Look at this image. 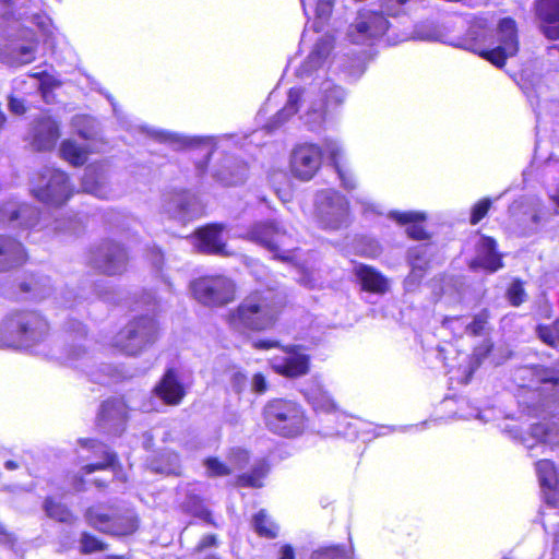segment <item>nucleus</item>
Segmentation results:
<instances>
[{"label": "nucleus", "instance_id": "nucleus-1", "mask_svg": "<svg viewBox=\"0 0 559 559\" xmlns=\"http://www.w3.org/2000/svg\"><path fill=\"white\" fill-rule=\"evenodd\" d=\"M57 342L50 334L47 319L34 310L12 311L0 323V345L3 347L25 350L61 361L64 355V331L61 348H56Z\"/></svg>", "mask_w": 559, "mask_h": 559}, {"label": "nucleus", "instance_id": "nucleus-2", "mask_svg": "<svg viewBox=\"0 0 559 559\" xmlns=\"http://www.w3.org/2000/svg\"><path fill=\"white\" fill-rule=\"evenodd\" d=\"M111 105L114 116L116 117L121 129L126 130L132 135H143L150 138L158 143L167 144L173 150L186 148H202L204 150L203 157L195 163V169L199 176H202L207 170L210 159L221 141H231L234 135H188L180 132L169 131L165 129L154 128L141 123L139 120L128 116L116 103L114 97L109 94L105 95Z\"/></svg>", "mask_w": 559, "mask_h": 559}, {"label": "nucleus", "instance_id": "nucleus-3", "mask_svg": "<svg viewBox=\"0 0 559 559\" xmlns=\"http://www.w3.org/2000/svg\"><path fill=\"white\" fill-rule=\"evenodd\" d=\"M284 296L274 289L255 290L229 312L228 321L238 331L261 332L272 329L284 308Z\"/></svg>", "mask_w": 559, "mask_h": 559}, {"label": "nucleus", "instance_id": "nucleus-4", "mask_svg": "<svg viewBox=\"0 0 559 559\" xmlns=\"http://www.w3.org/2000/svg\"><path fill=\"white\" fill-rule=\"evenodd\" d=\"M66 343L61 362L87 376L95 383L106 385L119 379L116 367L110 364L97 362L96 357L86 346L87 331L76 319L64 322Z\"/></svg>", "mask_w": 559, "mask_h": 559}, {"label": "nucleus", "instance_id": "nucleus-5", "mask_svg": "<svg viewBox=\"0 0 559 559\" xmlns=\"http://www.w3.org/2000/svg\"><path fill=\"white\" fill-rule=\"evenodd\" d=\"M491 32L486 19H476L468 27L466 38L459 40L454 46L477 52L497 68H503L507 59L519 51L516 23L511 17L501 19L497 27L498 45L492 49L478 50V46L487 41Z\"/></svg>", "mask_w": 559, "mask_h": 559}, {"label": "nucleus", "instance_id": "nucleus-6", "mask_svg": "<svg viewBox=\"0 0 559 559\" xmlns=\"http://www.w3.org/2000/svg\"><path fill=\"white\" fill-rule=\"evenodd\" d=\"M300 393L318 415H325V421L335 424L333 427L325 426L323 428L324 436H342L348 440H355L358 437L364 423L357 418H349L338 411L336 403L325 390L319 377H312L300 389Z\"/></svg>", "mask_w": 559, "mask_h": 559}, {"label": "nucleus", "instance_id": "nucleus-7", "mask_svg": "<svg viewBox=\"0 0 559 559\" xmlns=\"http://www.w3.org/2000/svg\"><path fill=\"white\" fill-rule=\"evenodd\" d=\"M301 108H305V111L299 118L307 129L311 132L321 131L328 109L322 103L310 97V91H305L301 87L288 90L285 105L267 120L264 126L265 130L269 133L274 132L298 114Z\"/></svg>", "mask_w": 559, "mask_h": 559}, {"label": "nucleus", "instance_id": "nucleus-8", "mask_svg": "<svg viewBox=\"0 0 559 559\" xmlns=\"http://www.w3.org/2000/svg\"><path fill=\"white\" fill-rule=\"evenodd\" d=\"M266 429L282 438L301 436L308 426V417L301 404L289 399H272L262 408Z\"/></svg>", "mask_w": 559, "mask_h": 559}, {"label": "nucleus", "instance_id": "nucleus-9", "mask_svg": "<svg viewBox=\"0 0 559 559\" xmlns=\"http://www.w3.org/2000/svg\"><path fill=\"white\" fill-rule=\"evenodd\" d=\"M158 337V324L153 316H139L130 320L114 337L112 345L127 356H138L151 347Z\"/></svg>", "mask_w": 559, "mask_h": 559}, {"label": "nucleus", "instance_id": "nucleus-10", "mask_svg": "<svg viewBox=\"0 0 559 559\" xmlns=\"http://www.w3.org/2000/svg\"><path fill=\"white\" fill-rule=\"evenodd\" d=\"M242 238L266 249L274 260L289 261L292 259V237L283 224L276 219L253 223Z\"/></svg>", "mask_w": 559, "mask_h": 559}, {"label": "nucleus", "instance_id": "nucleus-11", "mask_svg": "<svg viewBox=\"0 0 559 559\" xmlns=\"http://www.w3.org/2000/svg\"><path fill=\"white\" fill-rule=\"evenodd\" d=\"M31 191L43 203L61 206L73 194V185L61 169L45 167L31 181Z\"/></svg>", "mask_w": 559, "mask_h": 559}, {"label": "nucleus", "instance_id": "nucleus-12", "mask_svg": "<svg viewBox=\"0 0 559 559\" xmlns=\"http://www.w3.org/2000/svg\"><path fill=\"white\" fill-rule=\"evenodd\" d=\"M314 211L319 225L326 230H338L350 223L349 202L333 189H322L314 195Z\"/></svg>", "mask_w": 559, "mask_h": 559}, {"label": "nucleus", "instance_id": "nucleus-13", "mask_svg": "<svg viewBox=\"0 0 559 559\" xmlns=\"http://www.w3.org/2000/svg\"><path fill=\"white\" fill-rule=\"evenodd\" d=\"M37 39L32 31H21L19 35H0V62L19 68L32 63L36 58Z\"/></svg>", "mask_w": 559, "mask_h": 559}, {"label": "nucleus", "instance_id": "nucleus-14", "mask_svg": "<svg viewBox=\"0 0 559 559\" xmlns=\"http://www.w3.org/2000/svg\"><path fill=\"white\" fill-rule=\"evenodd\" d=\"M193 297L205 306H224L235 297V283L224 275L201 276L191 282Z\"/></svg>", "mask_w": 559, "mask_h": 559}, {"label": "nucleus", "instance_id": "nucleus-15", "mask_svg": "<svg viewBox=\"0 0 559 559\" xmlns=\"http://www.w3.org/2000/svg\"><path fill=\"white\" fill-rule=\"evenodd\" d=\"M129 254L127 249L112 240H104L91 249L88 263L98 272L115 276L127 270Z\"/></svg>", "mask_w": 559, "mask_h": 559}, {"label": "nucleus", "instance_id": "nucleus-16", "mask_svg": "<svg viewBox=\"0 0 559 559\" xmlns=\"http://www.w3.org/2000/svg\"><path fill=\"white\" fill-rule=\"evenodd\" d=\"M163 212L174 221L186 223L203 212L199 199L186 189H169L162 195Z\"/></svg>", "mask_w": 559, "mask_h": 559}, {"label": "nucleus", "instance_id": "nucleus-17", "mask_svg": "<svg viewBox=\"0 0 559 559\" xmlns=\"http://www.w3.org/2000/svg\"><path fill=\"white\" fill-rule=\"evenodd\" d=\"M323 147L312 142L296 144L289 155L292 175L301 180H311L322 166Z\"/></svg>", "mask_w": 559, "mask_h": 559}, {"label": "nucleus", "instance_id": "nucleus-18", "mask_svg": "<svg viewBox=\"0 0 559 559\" xmlns=\"http://www.w3.org/2000/svg\"><path fill=\"white\" fill-rule=\"evenodd\" d=\"M511 437L519 440L524 448L532 450L539 447L543 452H559V426L534 424L525 433L516 426L509 430Z\"/></svg>", "mask_w": 559, "mask_h": 559}, {"label": "nucleus", "instance_id": "nucleus-19", "mask_svg": "<svg viewBox=\"0 0 559 559\" xmlns=\"http://www.w3.org/2000/svg\"><path fill=\"white\" fill-rule=\"evenodd\" d=\"M551 201L548 204L539 200L531 201L527 210L523 212L520 218L524 235H532L552 226L551 222L558 214L556 207H559V190L551 195Z\"/></svg>", "mask_w": 559, "mask_h": 559}, {"label": "nucleus", "instance_id": "nucleus-20", "mask_svg": "<svg viewBox=\"0 0 559 559\" xmlns=\"http://www.w3.org/2000/svg\"><path fill=\"white\" fill-rule=\"evenodd\" d=\"M128 408L126 403L117 397L104 401L97 414L98 430L108 436H120L127 427Z\"/></svg>", "mask_w": 559, "mask_h": 559}, {"label": "nucleus", "instance_id": "nucleus-21", "mask_svg": "<svg viewBox=\"0 0 559 559\" xmlns=\"http://www.w3.org/2000/svg\"><path fill=\"white\" fill-rule=\"evenodd\" d=\"M272 369L284 377L297 378L308 373L310 369V355L304 352L298 344H290L284 347L283 355L273 357L270 360Z\"/></svg>", "mask_w": 559, "mask_h": 559}, {"label": "nucleus", "instance_id": "nucleus-22", "mask_svg": "<svg viewBox=\"0 0 559 559\" xmlns=\"http://www.w3.org/2000/svg\"><path fill=\"white\" fill-rule=\"evenodd\" d=\"M532 380L539 384L542 406L548 414L559 407V369L536 365L530 368Z\"/></svg>", "mask_w": 559, "mask_h": 559}, {"label": "nucleus", "instance_id": "nucleus-23", "mask_svg": "<svg viewBox=\"0 0 559 559\" xmlns=\"http://www.w3.org/2000/svg\"><path fill=\"white\" fill-rule=\"evenodd\" d=\"M85 516L93 527L110 535L126 536L132 534L138 528V520L131 513L121 516H110L90 508Z\"/></svg>", "mask_w": 559, "mask_h": 559}, {"label": "nucleus", "instance_id": "nucleus-24", "mask_svg": "<svg viewBox=\"0 0 559 559\" xmlns=\"http://www.w3.org/2000/svg\"><path fill=\"white\" fill-rule=\"evenodd\" d=\"M81 186L84 192L102 200H112L121 194L110 186L105 166L97 163L85 167Z\"/></svg>", "mask_w": 559, "mask_h": 559}, {"label": "nucleus", "instance_id": "nucleus-25", "mask_svg": "<svg viewBox=\"0 0 559 559\" xmlns=\"http://www.w3.org/2000/svg\"><path fill=\"white\" fill-rule=\"evenodd\" d=\"M334 48V37L324 34L317 39L312 50L305 61L295 70V74L300 80L311 79L314 74L323 70V67Z\"/></svg>", "mask_w": 559, "mask_h": 559}, {"label": "nucleus", "instance_id": "nucleus-26", "mask_svg": "<svg viewBox=\"0 0 559 559\" xmlns=\"http://www.w3.org/2000/svg\"><path fill=\"white\" fill-rule=\"evenodd\" d=\"M79 289V294H74L72 289L69 288L61 292L59 302L67 308H72L74 305L80 304L81 300H90L93 298H99L105 301L111 300L108 293V282L105 280L93 281L86 277L82 281Z\"/></svg>", "mask_w": 559, "mask_h": 559}, {"label": "nucleus", "instance_id": "nucleus-27", "mask_svg": "<svg viewBox=\"0 0 559 559\" xmlns=\"http://www.w3.org/2000/svg\"><path fill=\"white\" fill-rule=\"evenodd\" d=\"M225 226L219 223L207 224L194 233L193 246L199 252L227 255L226 242L223 238Z\"/></svg>", "mask_w": 559, "mask_h": 559}, {"label": "nucleus", "instance_id": "nucleus-28", "mask_svg": "<svg viewBox=\"0 0 559 559\" xmlns=\"http://www.w3.org/2000/svg\"><path fill=\"white\" fill-rule=\"evenodd\" d=\"M502 254L498 251L497 241L483 235L477 245L475 257L469 263L472 270L483 269L488 273H495L503 267Z\"/></svg>", "mask_w": 559, "mask_h": 559}, {"label": "nucleus", "instance_id": "nucleus-29", "mask_svg": "<svg viewBox=\"0 0 559 559\" xmlns=\"http://www.w3.org/2000/svg\"><path fill=\"white\" fill-rule=\"evenodd\" d=\"M60 138V127L51 117H40L33 123L31 143L36 151H50Z\"/></svg>", "mask_w": 559, "mask_h": 559}, {"label": "nucleus", "instance_id": "nucleus-30", "mask_svg": "<svg viewBox=\"0 0 559 559\" xmlns=\"http://www.w3.org/2000/svg\"><path fill=\"white\" fill-rule=\"evenodd\" d=\"M248 173V165L243 159L228 154L215 166L213 177L224 186H238L246 181Z\"/></svg>", "mask_w": 559, "mask_h": 559}, {"label": "nucleus", "instance_id": "nucleus-31", "mask_svg": "<svg viewBox=\"0 0 559 559\" xmlns=\"http://www.w3.org/2000/svg\"><path fill=\"white\" fill-rule=\"evenodd\" d=\"M155 395L166 405H178L186 396V388L177 370L169 367L154 386Z\"/></svg>", "mask_w": 559, "mask_h": 559}, {"label": "nucleus", "instance_id": "nucleus-32", "mask_svg": "<svg viewBox=\"0 0 559 559\" xmlns=\"http://www.w3.org/2000/svg\"><path fill=\"white\" fill-rule=\"evenodd\" d=\"M353 273L361 289L376 295H384L390 289V280L378 269L357 263L354 265Z\"/></svg>", "mask_w": 559, "mask_h": 559}, {"label": "nucleus", "instance_id": "nucleus-33", "mask_svg": "<svg viewBox=\"0 0 559 559\" xmlns=\"http://www.w3.org/2000/svg\"><path fill=\"white\" fill-rule=\"evenodd\" d=\"M536 15L542 34L549 40L559 39V0H538Z\"/></svg>", "mask_w": 559, "mask_h": 559}, {"label": "nucleus", "instance_id": "nucleus-34", "mask_svg": "<svg viewBox=\"0 0 559 559\" xmlns=\"http://www.w3.org/2000/svg\"><path fill=\"white\" fill-rule=\"evenodd\" d=\"M536 474L548 504L555 506L559 496V471L549 459L536 463Z\"/></svg>", "mask_w": 559, "mask_h": 559}, {"label": "nucleus", "instance_id": "nucleus-35", "mask_svg": "<svg viewBox=\"0 0 559 559\" xmlns=\"http://www.w3.org/2000/svg\"><path fill=\"white\" fill-rule=\"evenodd\" d=\"M324 151L328 154L332 167L337 174V177L341 181V186L347 191L354 190L356 188V178L349 169L345 168L341 164L344 154L342 143L337 139L325 138Z\"/></svg>", "mask_w": 559, "mask_h": 559}, {"label": "nucleus", "instance_id": "nucleus-36", "mask_svg": "<svg viewBox=\"0 0 559 559\" xmlns=\"http://www.w3.org/2000/svg\"><path fill=\"white\" fill-rule=\"evenodd\" d=\"M388 217L399 223L400 225H407L406 234L411 239L414 240H427L429 234L421 225L427 219L425 212L420 211H390Z\"/></svg>", "mask_w": 559, "mask_h": 559}, {"label": "nucleus", "instance_id": "nucleus-37", "mask_svg": "<svg viewBox=\"0 0 559 559\" xmlns=\"http://www.w3.org/2000/svg\"><path fill=\"white\" fill-rule=\"evenodd\" d=\"M26 258L27 254L20 241L0 235V272L22 265Z\"/></svg>", "mask_w": 559, "mask_h": 559}, {"label": "nucleus", "instance_id": "nucleus-38", "mask_svg": "<svg viewBox=\"0 0 559 559\" xmlns=\"http://www.w3.org/2000/svg\"><path fill=\"white\" fill-rule=\"evenodd\" d=\"M319 92L321 95L319 102L322 103L328 110H333L342 106L347 96V92L331 80H324L320 84Z\"/></svg>", "mask_w": 559, "mask_h": 559}, {"label": "nucleus", "instance_id": "nucleus-39", "mask_svg": "<svg viewBox=\"0 0 559 559\" xmlns=\"http://www.w3.org/2000/svg\"><path fill=\"white\" fill-rule=\"evenodd\" d=\"M435 246L430 242L409 247L406 251V262L409 267L428 270Z\"/></svg>", "mask_w": 559, "mask_h": 559}, {"label": "nucleus", "instance_id": "nucleus-40", "mask_svg": "<svg viewBox=\"0 0 559 559\" xmlns=\"http://www.w3.org/2000/svg\"><path fill=\"white\" fill-rule=\"evenodd\" d=\"M60 156L72 166H82L87 160V151L74 140H63L60 144Z\"/></svg>", "mask_w": 559, "mask_h": 559}, {"label": "nucleus", "instance_id": "nucleus-41", "mask_svg": "<svg viewBox=\"0 0 559 559\" xmlns=\"http://www.w3.org/2000/svg\"><path fill=\"white\" fill-rule=\"evenodd\" d=\"M146 464L155 474L166 476L180 474L178 456H150Z\"/></svg>", "mask_w": 559, "mask_h": 559}, {"label": "nucleus", "instance_id": "nucleus-42", "mask_svg": "<svg viewBox=\"0 0 559 559\" xmlns=\"http://www.w3.org/2000/svg\"><path fill=\"white\" fill-rule=\"evenodd\" d=\"M20 289L23 293H32L35 300H43L49 297L53 290L50 278L44 275L33 278L32 282H22Z\"/></svg>", "mask_w": 559, "mask_h": 559}, {"label": "nucleus", "instance_id": "nucleus-43", "mask_svg": "<svg viewBox=\"0 0 559 559\" xmlns=\"http://www.w3.org/2000/svg\"><path fill=\"white\" fill-rule=\"evenodd\" d=\"M182 510L189 513L206 524L215 525L211 512L203 504L202 499L194 493H188L185 501L182 502Z\"/></svg>", "mask_w": 559, "mask_h": 559}, {"label": "nucleus", "instance_id": "nucleus-44", "mask_svg": "<svg viewBox=\"0 0 559 559\" xmlns=\"http://www.w3.org/2000/svg\"><path fill=\"white\" fill-rule=\"evenodd\" d=\"M252 527L254 532L265 538H275L278 535V526L273 522L265 510H260L252 518Z\"/></svg>", "mask_w": 559, "mask_h": 559}, {"label": "nucleus", "instance_id": "nucleus-45", "mask_svg": "<svg viewBox=\"0 0 559 559\" xmlns=\"http://www.w3.org/2000/svg\"><path fill=\"white\" fill-rule=\"evenodd\" d=\"M269 469L265 460H260L251 472L238 476V484L242 487L260 488L262 487V478L267 475Z\"/></svg>", "mask_w": 559, "mask_h": 559}, {"label": "nucleus", "instance_id": "nucleus-46", "mask_svg": "<svg viewBox=\"0 0 559 559\" xmlns=\"http://www.w3.org/2000/svg\"><path fill=\"white\" fill-rule=\"evenodd\" d=\"M310 559H353V548L340 544L322 546L311 552Z\"/></svg>", "mask_w": 559, "mask_h": 559}, {"label": "nucleus", "instance_id": "nucleus-47", "mask_svg": "<svg viewBox=\"0 0 559 559\" xmlns=\"http://www.w3.org/2000/svg\"><path fill=\"white\" fill-rule=\"evenodd\" d=\"M336 62L344 75L350 81H357L366 71L365 55H358L347 60L338 59Z\"/></svg>", "mask_w": 559, "mask_h": 559}, {"label": "nucleus", "instance_id": "nucleus-48", "mask_svg": "<svg viewBox=\"0 0 559 559\" xmlns=\"http://www.w3.org/2000/svg\"><path fill=\"white\" fill-rule=\"evenodd\" d=\"M459 408L454 413V416L459 419H477L481 423H486L488 420L485 411H483L478 405L474 404L466 397H460Z\"/></svg>", "mask_w": 559, "mask_h": 559}, {"label": "nucleus", "instance_id": "nucleus-49", "mask_svg": "<svg viewBox=\"0 0 559 559\" xmlns=\"http://www.w3.org/2000/svg\"><path fill=\"white\" fill-rule=\"evenodd\" d=\"M44 510L47 516L58 522L71 523L73 520V514L66 504L49 497L44 502Z\"/></svg>", "mask_w": 559, "mask_h": 559}, {"label": "nucleus", "instance_id": "nucleus-50", "mask_svg": "<svg viewBox=\"0 0 559 559\" xmlns=\"http://www.w3.org/2000/svg\"><path fill=\"white\" fill-rule=\"evenodd\" d=\"M536 335L547 346L559 347V318L552 324H537Z\"/></svg>", "mask_w": 559, "mask_h": 559}, {"label": "nucleus", "instance_id": "nucleus-51", "mask_svg": "<svg viewBox=\"0 0 559 559\" xmlns=\"http://www.w3.org/2000/svg\"><path fill=\"white\" fill-rule=\"evenodd\" d=\"M506 298L512 307H520L526 301L527 294L524 288V282L521 278L515 277L512 280L507 287Z\"/></svg>", "mask_w": 559, "mask_h": 559}, {"label": "nucleus", "instance_id": "nucleus-52", "mask_svg": "<svg viewBox=\"0 0 559 559\" xmlns=\"http://www.w3.org/2000/svg\"><path fill=\"white\" fill-rule=\"evenodd\" d=\"M490 319V311L487 308L480 309L472 318V321L466 324V333L473 336H479L486 329Z\"/></svg>", "mask_w": 559, "mask_h": 559}, {"label": "nucleus", "instance_id": "nucleus-53", "mask_svg": "<svg viewBox=\"0 0 559 559\" xmlns=\"http://www.w3.org/2000/svg\"><path fill=\"white\" fill-rule=\"evenodd\" d=\"M80 551L83 555H91L98 551H104L108 548V545L94 535L83 532L80 536Z\"/></svg>", "mask_w": 559, "mask_h": 559}, {"label": "nucleus", "instance_id": "nucleus-54", "mask_svg": "<svg viewBox=\"0 0 559 559\" xmlns=\"http://www.w3.org/2000/svg\"><path fill=\"white\" fill-rule=\"evenodd\" d=\"M335 0H317L316 13V31L320 32L323 24L329 20L334 8Z\"/></svg>", "mask_w": 559, "mask_h": 559}, {"label": "nucleus", "instance_id": "nucleus-55", "mask_svg": "<svg viewBox=\"0 0 559 559\" xmlns=\"http://www.w3.org/2000/svg\"><path fill=\"white\" fill-rule=\"evenodd\" d=\"M29 76L37 80L38 91L44 97L50 94L60 84L52 75L45 71L33 72L29 74Z\"/></svg>", "mask_w": 559, "mask_h": 559}, {"label": "nucleus", "instance_id": "nucleus-56", "mask_svg": "<svg viewBox=\"0 0 559 559\" xmlns=\"http://www.w3.org/2000/svg\"><path fill=\"white\" fill-rule=\"evenodd\" d=\"M78 443L82 450L91 452V454H116L107 444L96 438H81Z\"/></svg>", "mask_w": 559, "mask_h": 559}, {"label": "nucleus", "instance_id": "nucleus-57", "mask_svg": "<svg viewBox=\"0 0 559 559\" xmlns=\"http://www.w3.org/2000/svg\"><path fill=\"white\" fill-rule=\"evenodd\" d=\"M492 201L490 198H483L478 202H476L471 210L469 223L472 225H477L490 210Z\"/></svg>", "mask_w": 559, "mask_h": 559}, {"label": "nucleus", "instance_id": "nucleus-58", "mask_svg": "<svg viewBox=\"0 0 559 559\" xmlns=\"http://www.w3.org/2000/svg\"><path fill=\"white\" fill-rule=\"evenodd\" d=\"M204 465L206 467L207 474L210 476H226L231 473V468L221 462L217 456H207L204 461Z\"/></svg>", "mask_w": 559, "mask_h": 559}, {"label": "nucleus", "instance_id": "nucleus-59", "mask_svg": "<svg viewBox=\"0 0 559 559\" xmlns=\"http://www.w3.org/2000/svg\"><path fill=\"white\" fill-rule=\"evenodd\" d=\"M409 269H411V271H409L408 275L404 278L403 287L406 292H414L419 287L427 271L423 270L418 266L409 267Z\"/></svg>", "mask_w": 559, "mask_h": 559}, {"label": "nucleus", "instance_id": "nucleus-60", "mask_svg": "<svg viewBox=\"0 0 559 559\" xmlns=\"http://www.w3.org/2000/svg\"><path fill=\"white\" fill-rule=\"evenodd\" d=\"M493 348L491 340H484L479 345L474 348L473 358L480 365L489 356Z\"/></svg>", "mask_w": 559, "mask_h": 559}, {"label": "nucleus", "instance_id": "nucleus-61", "mask_svg": "<svg viewBox=\"0 0 559 559\" xmlns=\"http://www.w3.org/2000/svg\"><path fill=\"white\" fill-rule=\"evenodd\" d=\"M248 378L242 371L237 370L233 372L230 377V388L236 394H241L246 390Z\"/></svg>", "mask_w": 559, "mask_h": 559}, {"label": "nucleus", "instance_id": "nucleus-62", "mask_svg": "<svg viewBox=\"0 0 559 559\" xmlns=\"http://www.w3.org/2000/svg\"><path fill=\"white\" fill-rule=\"evenodd\" d=\"M34 211L27 206L22 205L19 209L11 210L8 215V222L10 224H14L15 222L29 218V214H33Z\"/></svg>", "mask_w": 559, "mask_h": 559}, {"label": "nucleus", "instance_id": "nucleus-63", "mask_svg": "<svg viewBox=\"0 0 559 559\" xmlns=\"http://www.w3.org/2000/svg\"><path fill=\"white\" fill-rule=\"evenodd\" d=\"M8 109L13 115H24L26 112L25 100L23 98L15 97L14 95H9Z\"/></svg>", "mask_w": 559, "mask_h": 559}, {"label": "nucleus", "instance_id": "nucleus-64", "mask_svg": "<svg viewBox=\"0 0 559 559\" xmlns=\"http://www.w3.org/2000/svg\"><path fill=\"white\" fill-rule=\"evenodd\" d=\"M147 259L152 263L153 267L156 271H160L164 264V254L162 250L157 247L148 248L147 250Z\"/></svg>", "mask_w": 559, "mask_h": 559}]
</instances>
